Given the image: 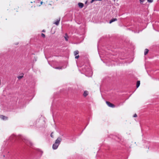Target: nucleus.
<instances>
[{
    "instance_id": "0eeeda50",
    "label": "nucleus",
    "mask_w": 159,
    "mask_h": 159,
    "mask_svg": "<svg viewBox=\"0 0 159 159\" xmlns=\"http://www.w3.org/2000/svg\"><path fill=\"white\" fill-rule=\"evenodd\" d=\"M78 5L79 6V7L80 8H82L84 6V4L81 2L78 3Z\"/></svg>"
},
{
    "instance_id": "6e6552de",
    "label": "nucleus",
    "mask_w": 159,
    "mask_h": 159,
    "mask_svg": "<svg viewBox=\"0 0 159 159\" xmlns=\"http://www.w3.org/2000/svg\"><path fill=\"white\" fill-rule=\"evenodd\" d=\"M60 20V18L57 19L56 21L54 23V24H55V25H58L59 24Z\"/></svg>"
},
{
    "instance_id": "f3484780",
    "label": "nucleus",
    "mask_w": 159,
    "mask_h": 159,
    "mask_svg": "<svg viewBox=\"0 0 159 159\" xmlns=\"http://www.w3.org/2000/svg\"><path fill=\"white\" fill-rule=\"evenodd\" d=\"M140 1V3L141 4H142L143 2L145 0H139Z\"/></svg>"
},
{
    "instance_id": "9d476101",
    "label": "nucleus",
    "mask_w": 159,
    "mask_h": 159,
    "mask_svg": "<svg viewBox=\"0 0 159 159\" xmlns=\"http://www.w3.org/2000/svg\"><path fill=\"white\" fill-rule=\"evenodd\" d=\"M117 20V19H116V18H113V19H112L110 21L109 23L110 24H111V23H112V22H113L114 21H116Z\"/></svg>"
},
{
    "instance_id": "412c9836",
    "label": "nucleus",
    "mask_w": 159,
    "mask_h": 159,
    "mask_svg": "<svg viewBox=\"0 0 159 159\" xmlns=\"http://www.w3.org/2000/svg\"><path fill=\"white\" fill-rule=\"evenodd\" d=\"M52 134H53V133L52 132V133H51V135H50V136H51V137L52 138H53V135Z\"/></svg>"
},
{
    "instance_id": "ddd939ff",
    "label": "nucleus",
    "mask_w": 159,
    "mask_h": 159,
    "mask_svg": "<svg viewBox=\"0 0 159 159\" xmlns=\"http://www.w3.org/2000/svg\"><path fill=\"white\" fill-rule=\"evenodd\" d=\"M148 51L149 50L148 49H146L144 51V55H147L148 53Z\"/></svg>"
},
{
    "instance_id": "393cba45",
    "label": "nucleus",
    "mask_w": 159,
    "mask_h": 159,
    "mask_svg": "<svg viewBox=\"0 0 159 159\" xmlns=\"http://www.w3.org/2000/svg\"><path fill=\"white\" fill-rule=\"evenodd\" d=\"M43 3V2H41V4H42V3Z\"/></svg>"
},
{
    "instance_id": "a211bd4d",
    "label": "nucleus",
    "mask_w": 159,
    "mask_h": 159,
    "mask_svg": "<svg viewBox=\"0 0 159 159\" xmlns=\"http://www.w3.org/2000/svg\"><path fill=\"white\" fill-rule=\"evenodd\" d=\"M41 36L43 38L45 37V35L44 34L42 33L41 34Z\"/></svg>"
},
{
    "instance_id": "6ab92c4d",
    "label": "nucleus",
    "mask_w": 159,
    "mask_h": 159,
    "mask_svg": "<svg viewBox=\"0 0 159 159\" xmlns=\"http://www.w3.org/2000/svg\"><path fill=\"white\" fill-rule=\"evenodd\" d=\"M153 1V0H148V2L150 3L152 2Z\"/></svg>"
},
{
    "instance_id": "5701e85b",
    "label": "nucleus",
    "mask_w": 159,
    "mask_h": 159,
    "mask_svg": "<svg viewBox=\"0 0 159 159\" xmlns=\"http://www.w3.org/2000/svg\"><path fill=\"white\" fill-rule=\"evenodd\" d=\"M137 115L136 114H135L133 116V117H137Z\"/></svg>"
},
{
    "instance_id": "4468645a",
    "label": "nucleus",
    "mask_w": 159,
    "mask_h": 159,
    "mask_svg": "<svg viewBox=\"0 0 159 159\" xmlns=\"http://www.w3.org/2000/svg\"><path fill=\"white\" fill-rule=\"evenodd\" d=\"M64 38H65L66 40V41H67L68 40V35L66 33L65 34V36H64Z\"/></svg>"
},
{
    "instance_id": "dca6fc26",
    "label": "nucleus",
    "mask_w": 159,
    "mask_h": 159,
    "mask_svg": "<svg viewBox=\"0 0 159 159\" xmlns=\"http://www.w3.org/2000/svg\"><path fill=\"white\" fill-rule=\"evenodd\" d=\"M23 77V75H20V76H18L17 78H18V79H21Z\"/></svg>"
},
{
    "instance_id": "4be33fe9",
    "label": "nucleus",
    "mask_w": 159,
    "mask_h": 159,
    "mask_svg": "<svg viewBox=\"0 0 159 159\" xmlns=\"http://www.w3.org/2000/svg\"><path fill=\"white\" fill-rule=\"evenodd\" d=\"M79 57V55H77V56H76L75 57V58H76V59H78V58Z\"/></svg>"
},
{
    "instance_id": "f257e3e1",
    "label": "nucleus",
    "mask_w": 159,
    "mask_h": 159,
    "mask_svg": "<svg viewBox=\"0 0 159 159\" xmlns=\"http://www.w3.org/2000/svg\"><path fill=\"white\" fill-rule=\"evenodd\" d=\"M17 139H22L23 142L28 146L30 147L33 145L32 143L28 139L24 138L21 135L17 136L15 134H13L9 137V139L8 140L4 142V144L2 146L1 152H0V153H2L0 155V158H1L2 157H5L6 158H9V156L7 155V154L9 153L8 149L11 146L13 140Z\"/></svg>"
},
{
    "instance_id": "2eb2a0df",
    "label": "nucleus",
    "mask_w": 159,
    "mask_h": 159,
    "mask_svg": "<svg viewBox=\"0 0 159 159\" xmlns=\"http://www.w3.org/2000/svg\"><path fill=\"white\" fill-rule=\"evenodd\" d=\"M79 53V51H76L74 52V54L75 56H76Z\"/></svg>"
},
{
    "instance_id": "20e7f679",
    "label": "nucleus",
    "mask_w": 159,
    "mask_h": 159,
    "mask_svg": "<svg viewBox=\"0 0 159 159\" xmlns=\"http://www.w3.org/2000/svg\"><path fill=\"white\" fill-rule=\"evenodd\" d=\"M55 101H53L52 102V106L51 107V111L52 112V114H53V111H54V108H55V107L56 106L57 107V106H56L55 104H54V102Z\"/></svg>"
},
{
    "instance_id": "bb28decb",
    "label": "nucleus",
    "mask_w": 159,
    "mask_h": 159,
    "mask_svg": "<svg viewBox=\"0 0 159 159\" xmlns=\"http://www.w3.org/2000/svg\"><path fill=\"white\" fill-rule=\"evenodd\" d=\"M35 61H36V59H35Z\"/></svg>"
},
{
    "instance_id": "f03ea898",
    "label": "nucleus",
    "mask_w": 159,
    "mask_h": 159,
    "mask_svg": "<svg viewBox=\"0 0 159 159\" xmlns=\"http://www.w3.org/2000/svg\"><path fill=\"white\" fill-rule=\"evenodd\" d=\"M61 140L62 139L61 137H58L57 138L56 140L55 143L52 145V148L53 149L55 150L58 148Z\"/></svg>"
},
{
    "instance_id": "1a4fd4ad",
    "label": "nucleus",
    "mask_w": 159,
    "mask_h": 159,
    "mask_svg": "<svg viewBox=\"0 0 159 159\" xmlns=\"http://www.w3.org/2000/svg\"><path fill=\"white\" fill-rule=\"evenodd\" d=\"M43 152L41 151L40 150H39L38 152V154L40 155V156L38 158V159H39V158H40V157L42 155V154Z\"/></svg>"
},
{
    "instance_id": "f8f14e48",
    "label": "nucleus",
    "mask_w": 159,
    "mask_h": 159,
    "mask_svg": "<svg viewBox=\"0 0 159 159\" xmlns=\"http://www.w3.org/2000/svg\"><path fill=\"white\" fill-rule=\"evenodd\" d=\"M140 84V81H138L137 82L136 87L137 88H138Z\"/></svg>"
},
{
    "instance_id": "7ed1b4c3",
    "label": "nucleus",
    "mask_w": 159,
    "mask_h": 159,
    "mask_svg": "<svg viewBox=\"0 0 159 159\" xmlns=\"http://www.w3.org/2000/svg\"><path fill=\"white\" fill-rule=\"evenodd\" d=\"M30 158L27 156V155L22 154L19 155L18 156H15L12 159H30Z\"/></svg>"
},
{
    "instance_id": "9b49d317",
    "label": "nucleus",
    "mask_w": 159,
    "mask_h": 159,
    "mask_svg": "<svg viewBox=\"0 0 159 159\" xmlns=\"http://www.w3.org/2000/svg\"><path fill=\"white\" fill-rule=\"evenodd\" d=\"M88 94V92L87 91H85L83 95L84 97H86Z\"/></svg>"
},
{
    "instance_id": "423d86ee",
    "label": "nucleus",
    "mask_w": 159,
    "mask_h": 159,
    "mask_svg": "<svg viewBox=\"0 0 159 159\" xmlns=\"http://www.w3.org/2000/svg\"><path fill=\"white\" fill-rule=\"evenodd\" d=\"M0 118L3 120H7L8 118L7 117L3 115H0Z\"/></svg>"
},
{
    "instance_id": "b1692460",
    "label": "nucleus",
    "mask_w": 159,
    "mask_h": 159,
    "mask_svg": "<svg viewBox=\"0 0 159 159\" xmlns=\"http://www.w3.org/2000/svg\"><path fill=\"white\" fill-rule=\"evenodd\" d=\"M42 32H45V30H43L42 31Z\"/></svg>"
},
{
    "instance_id": "a878e982",
    "label": "nucleus",
    "mask_w": 159,
    "mask_h": 159,
    "mask_svg": "<svg viewBox=\"0 0 159 159\" xmlns=\"http://www.w3.org/2000/svg\"><path fill=\"white\" fill-rule=\"evenodd\" d=\"M48 5H51V4H49Z\"/></svg>"
},
{
    "instance_id": "aec40b11",
    "label": "nucleus",
    "mask_w": 159,
    "mask_h": 159,
    "mask_svg": "<svg viewBox=\"0 0 159 159\" xmlns=\"http://www.w3.org/2000/svg\"><path fill=\"white\" fill-rule=\"evenodd\" d=\"M56 68L57 69H62V67H57Z\"/></svg>"
},
{
    "instance_id": "39448f33",
    "label": "nucleus",
    "mask_w": 159,
    "mask_h": 159,
    "mask_svg": "<svg viewBox=\"0 0 159 159\" xmlns=\"http://www.w3.org/2000/svg\"><path fill=\"white\" fill-rule=\"evenodd\" d=\"M106 103L107 104V105H108V106L110 107L114 108L115 107V106L114 104H113L112 103H111L110 102H109L106 101Z\"/></svg>"
}]
</instances>
